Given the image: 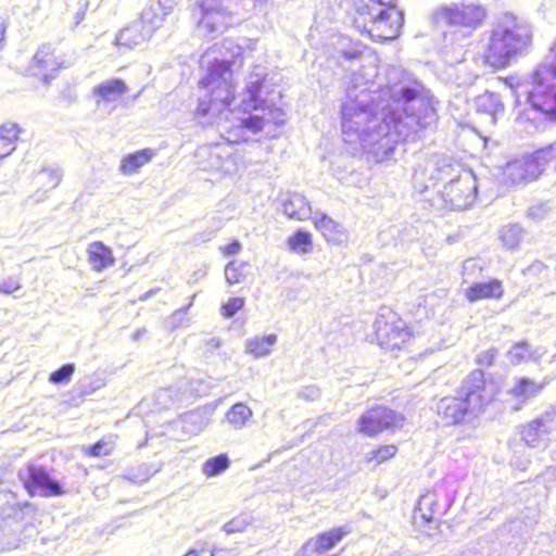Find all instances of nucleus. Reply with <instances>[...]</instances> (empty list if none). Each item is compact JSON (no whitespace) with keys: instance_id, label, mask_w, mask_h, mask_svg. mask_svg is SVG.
Listing matches in <instances>:
<instances>
[{"instance_id":"nucleus-1","label":"nucleus","mask_w":556,"mask_h":556,"mask_svg":"<svg viewBox=\"0 0 556 556\" xmlns=\"http://www.w3.org/2000/svg\"><path fill=\"white\" fill-rule=\"evenodd\" d=\"M377 76L374 60L350 77L341 108L342 134L355 150L382 162L410 134L434 124L438 114L431 91L407 73L390 68L383 86L376 84Z\"/></svg>"},{"instance_id":"nucleus-2","label":"nucleus","mask_w":556,"mask_h":556,"mask_svg":"<svg viewBox=\"0 0 556 556\" xmlns=\"http://www.w3.org/2000/svg\"><path fill=\"white\" fill-rule=\"evenodd\" d=\"M204 63H207V71L200 85L205 93L199 99L195 116L202 124L216 125L227 141L210 148L211 160H217V164L211 167L231 175L244 166L243 154L233 144L251 140L271 124L282 125L286 113L261 97L263 83L260 74L250 77L245 92L237 98L230 61L210 60V53H206L202 56Z\"/></svg>"},{"instance_id":"nucleus-3","label":"nucleus","mask_w":556,"mask_h":556,"mask_svg":"<svg viewBox=\"0 0 556 556\" xmlns=\"http://www.w3.org/2000/svg\"><path fill=\"white\" fill-rule=\"evenodd\" d=\"M533 42V27L525 18L505 13L492 27L484 51V61L502 68L526 54Z\"/></svg>"},{"instance_id":"nucleus-4","label":"nucleus","mask_w":556,"mask_h":556,"mask_svg":"<svg viewBox=\"0 0 556 556\" xmlns=\"http://www.w3.org/2000/svg\"><path fill=\"white\" fill-rule=\"evenodd\" d=\"M485 380L480 369L472 370L462 382L456 395L442 397L437 413L446 426L467 425L483 412Z\"/></svg>"},{"instance_id":"nucleus-5","label":"nucleus","mask_w":556,"mask_h":556,"mask_svg":"<svg viewBox=\"0 0 556 556\" xmlns=\"http://www.w3.org/2000/svg\"><path fill=\"white\" fill-rule=\"evenodd\" d=\"M356 23L363 18V27L372 38L392 40L400 35L403 12L396 8V0H357Z\"/></svg>"},{"instance_id":"nucleus-6","label":"nucleus","mask_w":556,"mask_h":556,"mask_svg":"<svg viewBox=\"0 0 556 556\" xmlns=\"http://www.w3.org/2000/svg\"><path fill=\"white\" fill-rule=\"evenodd\" d=\"M374 327L377 342L383 349H401L410 338L406 324L390 308H381Z\"/></svg>"},{"instance_id":"nucleus-7","label":"nucleus","mask_w":556,"mask_h":556,"mask_svg":"<svg viewBox=\"0 0 556 556\" xmlns=\"http://www.w3.org/2000/svg\"><path fill=\"white\" fill-rule=\"evenodd\" d=\"M434 16L451 26L477 29L488 16L486 9L477 3L443 5L437 9Z\"/></svg>"},{"instance_id":"nucleus-8","label":"nucleus","mask_w":556,"mask_h":556,"mask_svg":"<svg viewBox=\"0 0 556 556\" xmlns=\"http://www.w3.org/2000/svg\"><path fill=\"white\" fill-rule=\"evenodd\" d=\"M17 477L30 496H58L65 492L60 481L41 465L28 464L18 470Z\"/></svg>"},{"instance_id":"nucleus-9","label":"nucleus","mask_w":556,"mask_h":556,"mask_svg":"<svg viewBox=\"0 0 556 556\" xmlns=\"http://www.w3.org/2000/svg\"><path fill=\"white\" fill-rule=\"evenodd\" d=\"M477 186L470 173L452 179L444 186L442 197L454 210H464L471 205L476 199Z\"/></svg>"},{"instance_id":"nucleus-10","label":"nucleus","mask_w":556,"mask_h":556,"mask_svg":"<svg viewBox=\"0 0 556 556\" xmlns=\"http://www.w3.org/2000/svg\"><path fill=\"white\" fill-rule=\"evenodd\" d=\"M539 150L508 161L503 168V176L513 184L536 179L544 170Z\"/></svg>"},{"instance_id":"nucleus-11","label":"nucleus","mask_w":556,"mask_h":556,"mask_svg":"<svg viewBox=\"0 0 556 556\" xmlns=\"http://www.w3.org/2000/svg\"><path fill=\"white\" fill-rule=\"evenodd\" d=\"M403 417L386 406L368 409L358 419V430L366 435H375L386 429L401 427Z\"/></svg>"},{"instance_id":"nucleus-12","label":"nucleus","mask_w":556,"mask_h":556,"mask_svg":"<svg viewBox=\"0 0 556 556\" xmlns=\"http://www.w3.org/2000/svg\"><path fill=\"white\" fill-rule=\"evenodd\" d=\"M202 17L198 28L206 35L223 33L231 22V17L217 0H202L200 3Z\"/></svg>"},{"instance_id":"nucleus-13","label":"nucleus","mask_w":556,"mask_h":556,"mask_svg":"<svg viewBox=\"0 0 556 556\" xmlns=\"http://www.w3.org/2000/svg\"><path fill=\"white\" fill-rule=\"evenodd\" d=\"M59 67L54 49L50 45H42L34 54L27 71L33 76H42V81L48 84L54 78Z\"/></svg>"},{"instance_id":"nucleus-14","label":"nucleus","mask_w":556,"mask_h":556,"mask_svg":"<svg viewBox=\"0 0 556 556\" xmlns=\"http://www.w3.org/2000/svg\"><path fill=\"white\" fill-rule=\"evenodd\" d=\"M172 0H157L143 8L140 14V21L137 22L144 30L146 35L152 37L154 31L159 29L166 17L172 14Z\"/></svg>"},{"instance_id":"nucleus-15","label":"nucleus","mask_w":556,"mask_h":556,"mask_svg":"<svg viewBox=\"0 0 556 556\" xmlns=\"http://www.w3.org/2000/svg\"><path fill=\"white\" fill-rule=\"evenodd\" d=\"M127 91L128 87L124 80L112 78L94 86L92 89V98L97 108H101L103 103L117 102Z\"/></svg>"},{"instance_id":"nucleus-16","label":"nucleus","mask_w":556,"mask_h":556,"mask_svg":"<svg viewBox=\"0 0 556 556\" xmlns=\"http://www.w3.org/2000/svg\"><path fill=\"white\" fill-rule=\"evenodd\" d=\"M551 429L552 422L548 418H536L523 427L521 437L531 447L545 446Z\"/></svg>"},{"instance_id":"nucleus-17","label":"nucleus","mask_w":556,"mask_h":556,"mask_svg":"<svg viewBox=\"0 0 556 556\" xmlns=\"http://www.w3.org/2000/svg\"><path fill=\"white\" fill-rule=\"evenodd\" d=\"M477 113L484 115L488 123L495 125L498 117L503 116L505 105L500 94L485 91L476 99Z\"/></svg>"},{"instance_id":"nucleus-18","label":"nucleus","mask_w":556,"mask_h":556,"mask_svg":"<svg viewBox=\"0 0 556 556\" xmlns=\"http://www.w3.org/2000/svg\"><path fill=\"white\" fill-rule=\"evenodd\" d=\"M313 220L316 229L321 232L328 242L340 244L346 240L348 236L343 226L328 215L315 212Z\"/></svg>"},{"instance_id":"nucleus-19","label":"nucleus","mask_w":556,"mask_h":556,"mask_svg":"<svg viewBox=\"0 0 556 556\" xmlns=\"http://www.w3.org/2000/svg\"><path fill=\"white\" fill-rule=\"evenodd\" d=\"M283 214L289 218L305 220L312 215V207L306 198L300 193H290L282 202Z\"/></svg>"},{"instance_id":"nucleus-20","label":"nucleus","mask_w":556,"mask_h":556,"mask_svg":"<svg viewBox=\"0 0 556 556\" xmlns=\"http://www.w3.org/2000/svg\"><path fill=\"white\" fill-rule=\"evenodd\" d=\"M155 155L156 151L151 148L129 153L121 160L119 172L126 176L132 175L148 164Z\"/></svg>"},{"instance_id":"nucleus-21","label":"nucleus","mask_w":556,"mask_h":556,"mask_svg":"<svg viewBox=\"0 0 556 556\" xmlns=\"http://www.w3.org/2000/svg\"><path fill=\"white\" fill-rule=\"evenodd\" d=\"M502 282L493 279L489 282L473 283L466 290V298L469 302L482 299H500L503 295Z\"/></svg>"},{"instance_id":"nucleus-22","label":"nucleus","mask_w":556,"mask_h":556,"mask_svg":"<svg viewBox=\"0 0 556 556\" xmlns=\"http://www.w3.org/2000/svg\"><path fill=\"white\" fill-rule=\"evenodd\" d=\"M437 502L438 495L435 492L427 491L426 493L421 494L414 515L415 521L417 522V520L420 518L424 522L429 525L434 523L437 526Z\"/></svg>"},{"instance_id":"nucleus-23","label":"nucleus","mask_w":556,"mask_h":556,"mask_svg":"<svg viewBox=\"0 0 556 556\" xmlns=\"http://www.w3.org/2000/svg\"><path fill=\"white\" fill-rule=\"evenodd\" d=\"M87 253L92 269L97 271H101L114 263L112 250L101 241L90 243Z\"/></svg>"},{"instance_id":"nucleus-24","label":"nucleus","mask_w":556,"mask_h":556,"mask_svg":"<svg viewBox=\"0 0 556 556\" xmlns=\"http://www.w3.org/2000/svg\"><path fill=\"white\" fill-rule=\"evenodd\" d=\"M348 532L343 528L332 529L328 532L317 535L306 544L307 551L321 555L326 551L332 548Z\"/></svg>"},{"instance_id":"nucleus-25","label":"nucleus","mask_w":556,"mask_h":556,"mask_svg":"<svg viewBox=\"0 0 556 556\" xmlns=\"http://www.w3.org/2000/svg\"><path fill=\"white\" fill-rule=\"evenodd\" d=\"M21 128L17 124L7 122L0 126V159L9 156L16 148Z\"/></svg>"},{"instance_id":"nucleus-26","label":"nucleus","mask_w":556,"mask_h":556,"mask_svg":"<svg viewBox=\"0 0 556 556\" xmlns=\"http://www.w3.org/2000/svg\"><path fill=\"white\" fill-rule=\"evenodd\" d=\"M151 38L149 35H146L144 30L138 23H134L128 27H125L119 31L116 37V43L119 47L134 48L143 43L146 40Z\"/></svg>"},{"instance_id":"nucleus-27","label":"nucleus","mask_w":556,"mask_h":556,"mask_svg":"<svg viewBox=\"0 0 556 556\" xmlns=\"http://www.w3.org/2000/svg\"><path fill=\"white\" fill-rule=\"evenodd\" d=\"M278 338L271 333L264 337H254L245 341V352L255 358L265 357L270 354L271 348L277 343Z\"/></svg>"},{"instance_id":"nucleus-28","label":"nucleus","mask_w":556,"mask_h":556,"mask_svg":"<svg viewBox=\"0 0 556 556\" xmlns=\"http://www.w3.org/2000/svg\"><path fill=\"white\" fill-rule=\"evenodd\" d=\"M542 389L541 384H538L529 378H518L515 384L510 388L509 393L516 399L522 402L536 395Z\"/></svg>"},{"instance_id":"nucleus-29","label":"nucleus","mask_w":556,"mask_h":556,"mask_svg":"<svg viewBox=\"0 0 556 556\" xmlns=\"http://www.w3.org/2000/svg\"><path fill=\"white\" fill-rule=\"evenodd\" d=\"M479 77L478 64L476 61L462 62L455 68V83L458 86H471Z\"/></svg>"},{"instance_id":"nucleus-30","label":"nucleus","mask_w":556,"mask_h":556,"mask_svg":"<svg viewBox=\"0 0 556 556\" xmlns=\"http://www.w3.org/2000/svg\"><path fill=\"white\" fill-rule=\"evenodd\" d=\"M252 415L251 408L240 402L230 407L226 413V419L235 429H241L250 420Z\"/></svg>"},{"instance_id":"nucleus-31","label":"nucleus","mask_w":556,"mask_h":556,"mask_svg":"<svg viewBox=\"0 0 556 556\" xmlns=\"http://www.w3.org/2000/svg\"><path fill=\"white\" fill-rule=\"evenodd\" d=\"M542 354L538 350H532L527 342H518L508 351L507 357L513 365L520 364L530 359H536Z\"/></svg>"},{"instance_id":"nucleus-32","label":"nucleus","mask_w":556,"mask_h":556,"mask_svg":"<svg viewBox=\"0 0 556 556\" xmlns=\"http://www.w3.org/2000/svg\"><path fill=\"white\" fill-rule=\"evenodd\" d=\"M287 244L292 252L307 254L313 249L312 235L304 230H298L288 238Z\"/></svg>"},{"instance_id":"nucleus-33","label":"nucleus","mask_w":556,"mask_h":556,"mask_svg":"<svg viewBox=\"0 0 556 556\" xmlns=\"http://www.w3.org/2000/svg\"><path fill=\"white\" fill-rule=\"evenodd\" d=\"M230 465L227 454L211 457L202 465V473L206 477H215L224 472Z\"/></svg>"},{"instance_id":"nucleus-34","label":"nucleus","mask_w":556,"mask_h":556,"mask_svg":"<svg viewBox=\"0 0 556 556\" xmlns=\"http://www.w3.org/2000/svg\"><path fill=\"white\" fill-rule=\"evenodd\" d=\"M522 238V228L519 225H507L501 230V240L508 249L519 245Z\"/></svg>"},{"instance_id":"nucleus-35","label":"nucleus","mask_w":556,"mask_h":556,"mask_svg":"<svg viewBox=\"0 0 556 556\" xmlns=\"http://www.w3.org/2000/svg\"><path fill=\"white\" fill-rule=\"evenodd\" d=\"M523 276L528 281L541 286L547 277V267L544 263L535 261L523 270Z\"/></svg>"},{"instance_id":"nucleus-36","label":"nucleus","mask_w":556,"mask_h":556,"mask_svg":"<svg viewBox=\"0 0 556 556\" xmlns=\"http://www.w3.org/2000/svg\"><path fill=\"white\" fill-rule=\"evenodd\" d=\"M252 522V516L243 513L233 517L230 521L226 522L223 527L227 534L238 533L244 531Z\"/></svg>"},{"instance_id":"nucleus-37","label":"nucleus","mask_w":556,"mask_h":556,"mask_svg":"<svg viewBox=\"0 0 556 556\" xmlns=\"http://www.w3.org/2000/svg\"><path fill=\"white\" fill-rule=\"evenodd\" d=\"M245 265L247 264L243 262H237V261L229 262L225 267V278H226L227 282L230 285L241 282L244 278L243 270H244Z\"/></svg>"},{"instance_id":"nucleus-38","label":"nucleus","mask_w":556,"mask_h":556,"mask_svg":"<svg viewBox=\"0 0 556 556\" xmlns=\"http://www.w3.org/2000/svg\"><path fill=\"white\" fill-rule=\"evenodd\" d=\"M395 445H384L377 450H372L366 454L367 462H377L378 464L386 462L396 454Z\"/></svg>"},{"instance_id":"nucleus-39","label":"nucleus","mask_w":556,"mask_h":556,"mask_svg":"<svg viewBox=\"0 0 556 556\" xmlns=\"http://www.w3.org/2000/svg\"><path fill=\"white\" fill-rule=\"evenodd\" d=\"M365 51V46L359 42H351L343 39L341 45V53L346 60L362 59Z\"/></svg>"},{"instance_id":"nucleus-40","label":"nucleus","mask_w":556,"mask_h":556,"mask_svg":"<svg viewBox=\"0 0 556 556\" xmlns=\"http://www.w3.org/2000/svg\"><path fill=\"white\" fill-rule=\"evenodd\" d=\"M39 175L43 179V185L48 188H55L62 179V172L59 167L43 168Z\"/></svg>"},{"instance_id":"nucleus-41","label":"nucleus","mask_w":556,"mask_h":556,"mask_svg":"<svg viewBox=\"0 0 556 556\" xmlns=\"http://www.w3.org/2000/svg\"><path fill=\"white\" fill-rule=\"evenodd\" d=\"M75 371L74 364H65L61 366L59 369L54 370L50 374L49 380L52 383L59 384L67 382Z\"/></svg>"},{"instance_id":"nucleus-42","label":"nucleus","mask_w":556,"mask_h":556,"mask_svg":"<svg viewBox=\"0 0 556 556\" xmlns=\"http://www.w3.org/2000/svg\"><path fill=\"white\" fill-rule=\"evenodd\" d=\"M194 298H195V295L193 294L191 296V301L188 305L175 311L170 315V317L168 318V325L170 328L175 329V328H178V327H181V326H185L188 324L189 319L187 317V312H188L189 307L192 305V301Z\"/></svg>"},{"instance_id":"nucleus-43","label":"nucleus","mask_w":556,"mask_h":556,"mask_svg":"<svg viewBox=\"0 0 556 556\" xmlns=\"http://www.w3.org/2000/svg\"><path fill=\"white\" fill-rule=\"evenodd\" d=\"M243 305L244 300L242 298H230L227 303L222 306V313L225 317H232Z\"/></svg>"},{"instance_id":"nucleus-44","label":"nucleus","mask_w":556,"mask_h":556,"mask_svg":"<svg viewBox=\"0 0 556 556\" xmlns=\"http://www.w3.org/2000/svg\"><path fill=\"white\" fill-rule=\"evenodd\" d=\"M112 450L111 443L105 440H100L87 448L88 454L91 456H106L111 454Z\"/></svg>"},{"instance_id":"nucleus-45","label":"nucleus","mask_w":556,"mask_h":556,"mask_svg":"<svg viewBox=\"0 0 556 556\" xmlns=\"http://www.w3.org/2000/svg\"><path fill=\"white\" fill-rule=\"evenodd\" d=\"M184 421L185 424H197V427L191 430L193 432L202 431L208 424V420L202 414L197 412L187 414Z\"/></svg>"},{"instance_id":"nucleus-46","label":"nucleus","mask_w":556,"mask_h":556,"mask_svg":"<svg viewBox=\"0 0 556 556\" xmlns=\"http://www.w3.org/2000/svg\"><path fill=\"white\" fill-rule=\"evenodd\" d=\"M22 288L21 281L16 277H9L0 281V292L4 294H12Z\"/></svg>"},{"instance_id":"nucleus-47","label":"nucleus","mask_w":556,"mask_h":556,"mask_svg":"<svg viewBox=\"0 0 556 556\" xmlns=\"http://www.w3.org/2000/svg\"><path fill=\"white\" fill-rule=\"evenodd\" d=\"M497 355V350L491 348L477 356V363L481 366H491Z\"/></svg>"},{"instance_id":"nucleus-48","label":"nucleus","mask_w":556,"mask_h":556,"mask_svg":"<svg viewBox=\"0 0 556 556\" xmlns=\"http://www.w3.org/2000/svg\"><path fill=\"white\" fill-rule=\"evenodd\" d=\"M222 345V340L219 338H210L205 340L203 343V349L205 354H213L218 348Z\"/></svg>"},{"instance_id":"nucleus-49","label":"nucleus","mask_w":556,"mask_h":556,"mask_svg":"<svg viewBox=\"0 0 556 556\" xmlns=\"http://www.w3.org/2000/svg\"><path fill=\"white\" fill-rule=\"evenodd\" d=\"M241 243L238 240L232 241L231 243L227 244L226 247L220 248L223 253L228 255L237 254L241 251Z\"/></svg>"},{"instance_id":"nucleus-50","label":"nucleus","mask_w":556,"mask_h":556,"mask_svg":"<svg viewBox=\"0 0 556 556\" xmlns=\"http://www.w3.org/2000/svg\"><path fill=\"white\" fill-rule=\"evenodd\" d=\"M300 395L306 400L314 401L319 397V390L315 387H307L301 391Z\"/></svg>"},{"instance_id":"nucleus-51","label":"nucleus","mask_w":556,"mask_h":556,"mask_svg":"<svg viewBox=\"0 0 556 556\" xmlns=\"http://www.w3.org/2000/svg\"><path fill=\"white\" fill-rule=\"evenodd\" d=\"M213 556H237L238 551L236 548H214L211 549Z\"/></svg>"},{"instance_id":"nucleus-52","label":"nucleus","mask_w":556,"mask_h":556,"mask_svg":"<svg viewBox=\"0 0 556 556\" xmlns=\"http://www.w3.org/2000/svg\"><path fill=\"white\" fill-rule=\"evenodd\" d=\"M185 556H213L206 547L190 549Z\"/></svg>"},{"instance_id":"nucleus-53","label":"nucleus","mask_w":556,"mask_h":556,"mask_svg":"<svg viewBox=\"0 0 556 556\" xmlns=\"http://www.w3.org/2000/svg\"><path fill=\"white\" fill-rule=\"evenodd\" d=\"M5 31H7V22L3 17L0 16V45L4 40Z\"/></svg>"},{"instance_id":"nucleus-54","label":"nucleus","mask_w":556,"mask_h":556,"mask_svg":"<svg viewBox=\"0 0 556 556\" xmlns=\"http://www.w3.org/2000/svg\"><path fill=\"white\" fill-rule=\"evenodd\" d=\"M202 152H204V153H206V154H207V164L204 166V168H205V169H210V170H214V169L211 167V165H212V164H215V165H216V164H217V160H211V157H210V149H203V151H202Z\"/></svg>"},{"instance_id":"nucleus-55","label":"nucleus","mask_w":556,"mask_h":556,"mask_svg":"<svg viewBox=\"0 0 556 556\" xmlns=\"http://www.w3.org/2000/svg\"><path fill=\"white\" fill-rule=\"evenodd\" d=\"M223 48L227 49V50H231V49H237L238 52L237 54L240 53V48L235 46L233 42L231 40H225L224 43H223Z\"/></svg>"},{"instance_id":"nucleus-56","label":"nucleus","mask_w":556,"mask_h":556,"mask_svg":"<svg viewBox=\"0 0 556 556\" xmlns=\"http://www.w3.org/2000/svg\"><path fill=\"white\" fill-rule=\"evenodd\" d=\"M156 292H157V289L149 290L148 292H146L144 294H142V295L140 296V300H141V301L148 300L149 298H151L152 295H154Z\"/></svg>"},{"instance_id":"nucleus-57","label":"nucleus","mask_w":556,"mask_h":556,"mask_svg":"<svg viewBox=\"0 0 556 556\" xmlns=\"http://www.w3.org/2000/svg\"><path fill=\"white\" fill-rule=\"evenodd\" d=\"M85 17V12L84 11H79L76 13L75 15V20H76V25H78Z\"/></svg>"},{"instance_id":"nucleus-58","label":"nucleus","mask_w":556,"mask_h":556,"mask_svg":"<svg viewBox=\"0 0 556 556\" xmlns=\"http://www.w3.org/2000/svg\"><path fill=\"white\" fill-rule=\"evenodd\" d=\"M304 556H320V555H317L316 553H312L311 551H307V548L305 547Z\"/></svg>"},{"instance_id":"nucleus-59","label":"nucleus","mask_w":556,"mask_h":556,"mask_svg":"<svg viewBox=\"0 0 556 556\" xmlns=\"http://www.w3.org/2000/svg\"><path fill=\"white\" fill-rule=\"evenodd\" d=\"M149 477H150V475H147V476H146L144 478H142V479H138V478H130V479H131V480H134V481H146V480H149Z\"/></svg>"}]
</instances>
